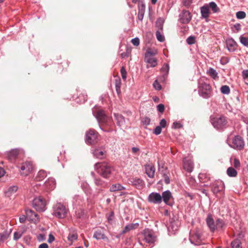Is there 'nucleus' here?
<instances>
[{
	"instance_id": "f257e3e1",
	"label": "nucleus",
	"mask_w": 248,
	"mask_h": 248,
	"mask_svg": "<svg viewBox=\"0 0 248 248\" xmlns=\"http://www.w3.org/2000/svg\"><path fill=\"white\" fill-rule=\"evenodd\" d=\"M94 168L97 173L105 178H109L113 170L108 164L106 162L96 163Z\"/></svg>"
},
{
	"instance_id": "f03ea898",
	"label": "nucleus",
	"mask_w": 248,
	"mask_h": 248,
	"mask_svg": "<svg viewBox=\"0 0 248 248\" xmlns=\"http://www.w3.org/2000/svg\"><path fill=\"white\" fill-rule=\"evenodd\" d=\"M206 221L210 231L212 232H214L216 230H221L225 225L224 222L222 219L217 218L215 222L211 215H208Z\"/></svg>"
},
{
	"instance_id": "7ed1b4c3",
	"label": "nucleus",
	"mask_w": 248,
	"mask_h": 248,
	"mask_svg": "<svg viewBox=\"0 0 248 248\" xmlns=\"http://www.w3.org/2000/svg\"><path fill=\"white\" fill-rule=\"evenodd\" d=\"M142 240L150 245H153L156 241L157 235L155 232L151 229L146 228L141 232Z\"/></svg>"
},
{
	"instance_id": "20e7f679",
	"label": "nucleus",
	"mask_w": 248,
	"mask_h": 248,
	"mask_svg": "<svg viewBox=\"0 0 248 248\" xmlns=\"http://www.w3.org/2000/svg\"><path fill=\"white\" fill-rule=\"evenodd\" d=\"M53 215L59 218H64L66 217L68 209L62 203H57L53 206Z\"/></svg>"
},
{
	"instance_id": "39448f33",
	"label": "nucleus",
	"mask_w": 248,
	"mask_h": 248,
	"mask_svg": "<svg viewBox=\"0 0 248 248\" xmlns=\"http://www.w3.org/2000/svg\"><path fill=\"white\" fill-rule=\"evenodd\" d=\"M99 140V134L94 129H90L86 133L85 142L87 144L96 143Z\"/></svg>"
},
{
	"instance_id": "423d86ee",
	"label": "nucleus",
	"mask_w": 248,
	"mask_h": 248,
	"mask_svg": "<svg viewBox=\"0 0 248 248\" xmlns=\"http://www.w3.org/2000/svg\"><path fill=\"white\" fill-rule=\"evenodd\" d=\"M211 122L213 126L217 129L220 130L225 127L227 122L224 116L215 117L211 119Z\"/></svg>"
},
{
	"instance_id": "0eeeda50",
	"label": "nucleus",
	"mask_w": 248,
	"mask_h": 248,
	"mask_svg": "<svg viewBox=\"0 0 248 248\" xmlns=\"http://www.w3.org/2000/svg\"><path fill=\"white\" fill-rule=\"evenodd\" d=\"M210 86L209 84L205 82H200L199 83V94L205 98H207L210 95Z\"/></svg>"
},
{
	"instance_id": "6e6552de",
	"label": "nucleus",
	"mask_w": 248,
	"mask_h": 248,
	"mask_svg": "<svg viewBox=\"0 0 248 248\" xmlns=\"http://www.w3.org/2000/svg\"><path fill=\"white\" fill-rule=\"evenodd\" d=\"M32 206L37 211L44 212L46 210V201L41 197L35 198L32 201Z\"/></svg>"
},
{
	"instance_id": "1a4fd4ad",
	"label": "nucleus",
	"mask_w": 248,
	"mask_h": 248,
	"mask_svg": "<svg viewBox=\"0 0 248 248\" xmlns=\"http://www.w3.org/2000/svg\"><path fill=\"white\" fill-rule=\"evenodd\" d=\"M95 118L99 124L102 123L109 126L111 124V118L107 116L102 110H99L97 111Z\"/></svg>"
},
{
	"instance_id": "9d476101",
	"label": "nucleus",
	"mask_w": 248,
	"mask_h": 248,
	"mask_svg": "<svg viewBox=\"0 0 248 248\" xmlns=\"http://www.w3.org/2000/svg\"><path fill=\"white\" fill-rule=\"evenodd\" d=\"M128 184L139 190L142 189L145 186L144 181L138 177H131L128 179Z\"/></svg>"
},
{
	"instance_id": "9b49d317",
	"label": "nucleus",
	"mask_w": 248,
	"mask_h": 248,
	"mask_svg": "<svg viewBox=\"0 0 248 248\" xmlns=\"http://www.w3.org/2000/svg\"><path fill=\"white\" fill-rule=\"evenodd\" d=\"M244 142L243 139L239 136H235L232 140V144H229V145L236 150H242L244 147Z\"/></svg>"
},
{
	"instance_id": "f8f14e48",
	"label": "nucleus",
	"mask_w": 248,
	"mask_h": 248,
	"mask_svg": "<svg viewBox=\"0 0 248 248\" xmlns=\"http://www.w3.org/2000/svg\"><path fill=\"white\" fill-rule=\"evenodd\" d=\"M189 240L191 243L194 245H200L202 243V235L199 231H196L194 232H190Z\"/></svg>"
},
{
	"instance_id": "ddd939ff",
	"label": "nucleus",
	"mask_w": 248,
	"mask_h": 248,
	"mask_svg": "<svg viewBox=\"0 0 248 248\" xmlns=\"http://www.w3.org/2000/svg\"><path fill=\"white\" fill-rule=\"evenodd\" d=\"M162 201H163L164 202L169 206H172L173 204V197L171 192L169 190H166L164 191L161 195Z\"/></svg>"
},
{
	"instance_id": "4468645a",
	"label": "nucleus",
	"mask_w": 248,
	"mask_h": 248,
	"mask_svg": "<svg viewBox=\"0 0 248 248\" xmlns=\"http://www.w3.org/2000/svg\"><path fill=\"white\" fill-rule=\"evenodd\" d=\"M155 53L151 51H148L145 55V61L150 64L151 67H154L157 64V59L154 57Z\"/></svg>"
},
{
	"instance_id": "2eb2a0df",
	"label": "nucleus",
	"mask_w": 248,
	"mask_h": 248,
	"mask_svg": "<svg viewBox=\"0 0 248 248\" xmlns=\"http://www.w3.org/2000/svg\"><path fill=\"white\" fill-rule=\"evenodd\" d=\"M33 169L32 164L31 162L26 161L22 164L20 167L21 174L24 176H26L31 172Z\"/></svg>"
},
{
	"instance_id": "dca6fc26",
	"label": "nucleus",
	"mask_w": 248,
	"mask_h": 248,
	"mask_svg": "<svg viewBox=\"0 0 248 248\" xmlns=\"http://www.w3.org/2000/svg\"><path fill=\"white\" fill-rule=\"evenodd\" d=\"M191 19V14L187 10H183L182 13L179 16V21L183 24H187L189 23Z\"/></svg>"
},
{
	"instance_id": "f3484780",
	"label": "nucleus",
	"mask_w": 248,
	"mask_h": 248,
	"mask_svg": "<svg viewBox=\"0 0 248 248\" xmlns=\"http://www.w3.org/2000/svg\"><path fill=\"white\" fill-rule=\"evenodd\" d=\"M161 195L157 192H152L149 194L148 201L149 202L154 204H160L162 202Z\"/></svg>"
},
{
	"instance_id": "a211bd4d",
	"label": "nucleus",
	"mask_w": 248,
	"mask_h": 248,
	"mask_svg": "<svg viewBox=\"0 0 248 248\" xmlns=\"http://www.w3.org/2000/svg\"><path fill=\"white\" fill-rule=\"evenodd\" d=\"M169 70V65L166 63H164L160 69V71L162 74V75L158 77V80L161 82H165L168 78Z\"/></svg>"
},
{
	"instance_id": "6ab92c4d",
	"label": "nucleus",
	"mask_w": 248,
	"mask_h": 248,
	"mask_svg": "<svg viewBox=\"0 0 248 248\" xmlns=\"http://www.w3.org/2000/svg\"><path fill=\"white\" fill-rule=\"evenodd\" d=\"M224 188V184L222 181L218 180L215 182L212 186V191L216 194L219 192L223 190Z\"/></svg>"
},
{
	"instance_id": "aec40b11",
	"label": "nucleus",
	"mask_w": 248,
	"mask_h": 248,
	"mask_svg": "<svg viewBox=\"0 0 248 248\" xmlns=\"http://www.w3.org/2000/svg\"><path fill=\"white\" fill-rule=\"evenodd\" d=\"M159 171L162 174L165 183L167 185L169 184L170 182V174L168 169L166 168H164L163 167L160 168L159 165Z\"/></svg>"
},
{
	"instance_id": "412c9836",
	"label": "nucleus",
	"mask_w": 248,
	"mask_h": 248,
	"mask_svg": "<svg viewBox=\"0 0 248 248\" xmlns=\"http://www.w3.org/2000/svg\"><path fill=\"white\" fill-rule=\"evenodd\" d=\"M226 43L227 48L230 52H233L236 50L237 43L232 38H227Z\"/></svg>"
},
{
	"instance_id": "4be33fe9",
	"label": "nucleus",
	"mask_w": 248,
	"mask_h": 248,
	"mask_svg": "<svg viewBox=\"0 0 248 248\" xmlns=\"http://www.w3.org/2000/svg\"><path fill=\"white\" fill-rule=\"evenodd\" d=\"M19 154V150L17 149H12L11 151L7 152L6 153L7 158L13 162L15 160Z\"/></svg>"
},
{
	"instance_id": "5701e85b",
	"label": "nucleus",
	"mask_w": 248,
	"mask_h": 248,
	"mask_svg": "<svg viewBox=\"0 0 248 248\" xmlns=\"http://www.w3.org/2000/svg\"><path fill=\"white\" fill-rule=\"evenodd\" d=\"M93 156L96 158L102 159L105 156V151L102 148H95L93 150Z\"/></svg>"
},
{
	"instance_id": "b1692460",
	"label": "nucleus",
	"mask_w": 248,
	"mask_h": 248,
	"mask_svg": "<svg viewBox=\"0 0 248 248\" xmlns=\"http://www.w3.org/2000/svg\"><path fill=\"white\" fill-rule=\"evenodd\" d=\"M183 162L184 169L188 172H192L194 167L193 161L190 159L184 158Z\"/></svg>"
},
{
	"instance_id": "393cba45",
	"label": "nucleus",
	"mask_w": 248,
	"mask_h": 248,
	"mask_svg": "<svg viewBox=\"0 0 248 248\" xmlns=\"http://www.w3.org/2000/svg\"><path fill=\"white\" fill-rule=\"evenodd\" d=\"M56 186V182L54 178H49L45 182L44 186L47 191H50L54 189Z\"/></svg>"
},
{
	"instance_id": "a878e982",
	"label": "nucleus",
	"mask_w": 248,
	"mask_h": 248,
	"mask_svg": "<svg viewBox=\"0 0 248 248\" xmlns=\"http://www.w3.org/2000/svg\"><path fill=\"white\" fill-rule=\"evenodd\" d=\"M200 10L201 13V17L202 18L205 19L206 21L207 22V18L209 16L210 14L208 6L207 4L204 5L203 6L201 7Z\"/></svg>"
},
{
	"instance_id": "bb28decb",
	"label": "nucleus",
	"mask_w": 248,
	"mask_h": 248,
	"mask_svg": "<svg viewBox=\"0 0 248 248\" xmlns=\"http://www.w3.org/2000/svg\"><path fill=\"white\" fill-rule=\"evenodd\" d=\"M93 237L97 240H104L107 238L103 229L96 230L94 232Z\"/></svg>"
},
{
	"instance_id": "cd10ccee",
	"label": "nucleus",
	"mask_w": 248,
	"mask_h": 248,
	"mask_svg": "<svg viewBox=\"0 0 248 248\" xmlns=\"http://www.w3.org/2000/svg\"><path fill=\"white\" fill-rule=\"evenodd\" d=\"M25 212L26 216L28 217H29L31 220H35L38 221L39 217L38 215L35 213L33 211L30 209H27L25 210Z\"/></svg>"
},
{
	"instance_id": "c85d7f7f",
	"label": "nucleus",
	"mask_w": 248,
	"mask_h": 248,
	"mask_svg": "<svg viewBox=\"0 0 248 248\" xmlns=\"http://www.w3.org/2000/svg\"><path fill=\"white\" fill-rule=\"evenodd\" d=\"M18 187L17 186H9L5 191V194L8 197H11L15 194L17 190Z\"/></svg>"
},
{
	"instance_id": "c756f323",
	"label": "nucleus",
	"mask_w": 248,
	"mask_h": 248,
	"mask_svg": "<svg viewBox=\"0 0 248 248\" xmlns=\"http://www.w3.org/2000/svg\"><path fill=\"white\" fill-rule=\"evenodd\" d=\"M139 224L138 223H131L126 225L124 229L122 231V233H125L131 230H134L138 228Z\"/></svg>"
},
{
	"instance_id": "7c9ffc66",
	"label": "nucleus",
	"mask_w": 248,
	"mask_h": 248,
	"mask_svg": "<svg viewBox=\"0 0 248 248\" xmlns=\"http://www.w3.org/2000/svg\"><path fill=\"white\" fill-rule=\"evenodd\" d=\"M115 118L116 120L117 124L120 126H123L125 124V119L124 117L120 114H115Z\"/></svg>"
},
{
	"instance_id": "2f4dec72",
	"label": "nucleus",
	"mask_w": 248,
	"mask_h": 248,
	"mask_svg": "<svg viewBox=\"0 0 248 248\" xmlns=\"http://www.w3.org/2000/svg\"><path fill=\"white\" fill-rule=\"evenodd\" d=\"M146 173L150 178H153L155 172V168L153 165H147L145 167Z\"/></svg>"
},
{
	"instance_id": "473e14b6",
	"label": "nucleus",
	"mask_w": 248,
	"mask_h": 248,
	"mask_svg": "<svg viewBox=\"0 0 248 248\" xmlns=\"http://www.w3.org/2000/svg\"><path fill=\"white\" fill-rule=\"evenodd\" d=\"M94 182L95 185L101 188H105L107 186L108 183L103 181L102 179L99 177H94Z\"/></svg>"
},
{
	"instance_id": "72a5a7b5",
	"label": "nucleus",
	"mask_w": 248,
	"mask_h": 248,
	"mask_svg": "<svg viewBox=\"0 0 248 248\" xmlns=\"http://www.w3.org/2000/svg\"><path fill=\"white\" fill-rule=\"evenodd\" d=\"M125 189V187L121 185L119 183L113 184L110 187L109 190L111 192H114L116 191H120L122 190Z\"/></svg>"
},
{
	"instance_id": "f704fd0d",
	"label": "nucleus",
	"mask_w": 248,
	"mask_h": 248,
	"mask_svg": "<svg viewBox=\"0 0 248 248\" xmlns=\"http://www.w3.org/2000/svg\"><path fill=\"white\" fill-rule=\"evenodd\" d=\"M78 234L76 232L70 231L67 237V239L71 243V244H72L74 241L78 239Z\"/></svg>"
},
{
	"instance_id": "c9c22d12",
	"label": "nucleus",
	"mask_w": 248,
	"mask_h": 248,
	"mask_svg": "<svg viewBox=\"0 0 248 248\" xmlns=\"http://www.w3.org/2000/svg\"><path fill=\"white\" fill-rule=\"evenodd\" d=\"M207 5L208 6V8H210L214 13H216L219 11V8L214 1L210 2Z\"/></svg>"
},
{
	"instance_id": "e433bc0d",
	"label": "nucleus",
	"mask_w": 248,
	"mask_h": 248,
	"mask_svg": "<svg viewBox=\"0 0 248 248\" xmlns=\"http://www.w3.org/2000/svg\"><path fill=\"white\" fill-rule=\"evenodd\" d=\"M227 174L230 177H234L237 176V172L234 168L229 167L227 169Z\"/></svg>"
},
{
	"instance_id": "4c0bfd02",
	"label": "nucleus",
	"mask_w": 248,
	"mask_h": 248,
	"mask_svg": "<svg viewBox=\"0 0 248 248\" xmlns=\"http://www.w3.org/2000/svg\"><path fill=\"white\" fill-rule=\"evenodd\" d=\"M46 176V172L43 170H40L35 177L36 181H40L43 180Z\"/></svg>"
},
{
	"instance_id": "58836bf2",
	"label": "nucleus",
	"mask_w": 248,
	"mask_h": 248,
	"mask_svg": "<svg viewBox=\"0 0 248 248\" xmlns=\"http://www.w3.org/2000/svg\"><path fill=\"white\" fill-rule=\"evenodd\" d=\"M207 73L213 79H216L218 77L217 73V72L216 70L213 68L210 67L208 70Z\"/></svg>"
},
{
	"instance_id": "ea45409f",
	"label": "nucleus",
	"mask_w": 248,
	"mask_h": 248,
	"mask_svg": "<svg viewBox=\"0 0 248 248\" xmlns=\"http://www.w3.org/2000/svg\"><path fill=\"white\" fill-rule=\"evenodd\" d=\"M115 85L116 91L118 94H119L121 93V80L120 78H118L115 80Z\"/></svg>"
},
{
	"instance_id": "a19ab883",
	"label": "nucleus",
	"mask_w": 248,
	"mask_h": 248,
	"mask_svg": "<svg viewBox=\"0 0 248 248\" xmlns=\"http://www.w3.org/2000/svg\"><path fill=\"white\" fill-rule=\"evenodd\" d=\"M232 248H242L241 242L238 239L234 240L231 243Z\"/></svg>"
},
{
	"instance_id": "79ce46f5",
	"label": "nucleus",
	"mask_w": 248,
	"mask_h": 248,
	"mask_svg": "<svg viewBox=\"0 0 248 248\" xmlns=\"http://www.w3.org/2000/svg\"><path fill=\"white\" fill-rule=\"evenodd\" d=\"M81 186L86 194L91 193V188L89 186V185L87 183H83L81 184Z\"/></svg>"
},
{
	"instance_id": "37998d69",
	"label": "nucleus",
	"mask_w": 248,
	"mask_h": 248,
	"mask_svg": "<svg viewBox=\"0 0 248 248\" xmlns=\"http://www.w3.org/2000/svg\"><path fill=\"white\" fill-rule=\"evenodd\" d=\"M220 91L222 93L224 94H228L230 92V89L228 86L223 85L220 88Z\"/></svg>"
},
{
	"instance_id": "c03bdc74",
	"label": "nucleus",
	"mask_w": 248,
	"mask_h": 248,
	"mask_svg": "<svg viewBox=\"0 0 248 248\" xmlns=\"http://www.w3.org/2000/svg\"><path fill=\"white\" fill-rule=\"evenodd\" d=\"M240 41L243 45L248 47V38L241 36L240 37Z\"/></svg>"
},
{
	"instance_id": "a18cd8bd",
	"label": "nucleus",
	"mask_w": 248,
	"mask_h": 248,
	"mask_svg": "<svg viewBox=\"0 0 248 248\" xmlns=\"http://www.w3.org/2000/svg\"><path fill=\"white\" fill-rule=\"evenodd\" d=\"M23 233V232L22 231H17L15 232L14 234V239L17 240L20 239Z\"/></svg>"
},
{
	"instance_id": "49530a36",
	"label": "nucleus",
	"mask_w": 248,
	"mask_h": 248,
	"mask_svg": "<svg viewBox=\"0 0 248 248\" xmlns=\"http://www.w3.org/2000/svg\"><path fill=\"white\" fill-rule=\"evenodd\" d=\"M236 16L238 19H243L246 17V14L243 11H238L236 13Z\"/></svg>"
},
{
	"instance_id": "de8ad7c7",
	"label": "nucleus",
	"mask_w": 248,
	"mask_h": 248,
	"mask_svg": "<svg viewBox=\"0 0 248 248\" xmlns=\"http://www.w3.org/2000/svg\"><path fill=\"white\" fill-rule=\"evenodd\" d=\"M153 87L154 88L158 91H159L161 89L162 87L161 85L160 84V83L158 81V79H156L154 82L153 83Z\"/></svg>"
},
{
	"instance_id": "09e8293b",
	"label": "nucleus",
	"mask_w": 248,
	"mask_h": 248,
	"mask_svg": "<svg viewBox=\"0 0 248 248\" xmlns=\"http://www.w3.org/2000/svg\"><path fill=\"white\" fill-rule=\"evenodd\" d=\"M186 43L188 45H192L195 43V38L193 36H190L186 39Z\"/></svg>"
},
{
	"instance_id": "8fccbe9b",
	"label": "nucleus",
	"mask_w": 248,
	"mask_h": 248,
	"mask_svg": "<svg viewBox=\"0 0 248 248\" xmlns=\"http://www.w3.org/2000/svg\"><path fill=\"white\" fill-rule=\"evenodd\" d=\"M8 235L7 233H0V245L8 238Z\"/></svg>"
},
{
	"instance_id": "3c124183",
	"label": "nucleus",
	"mask_w": 248,
	"mask_h": 248,
	"mask_svg": "<svg viewBox=\"0 0 248 248\" xmlns=\"http://www.w3.org/2000/svg\"><path fill=\"white\" fill-rule=\"evenodd\" d=\"M121 74L123 79L124 80H126L127 72L124 67H122L121 69Z\"/></svg>"
},
{
	"instance_id": "603ef678",
	"label": "nucleus",
	"mask_w": 248,
	"mask_h": 248,
	"mask_svg": "<svg viewBox=\"0 0 248 248\" xmlns=\"http://www.w3.org/2000/svg\"><path fill=\"white\" fill-rule=\"evenodd\" d=\"M156 38L160 42H162L164 40V37L160 33L159 31L156 32Z\"/></svg>"
},
{
	"instance_id": "864d4df0",
	"label": "nucleus",
	"mask_w": 248,
	"mask_h": 248,
	"mask_svg": "<svg viewBox=\"0 0 248 248\" xmlns=\"http://www.w3.org/2000/svg\"><path fill=\"white\" fill-rule=\"evenodd\" d=\"M114 212H111L107 217L108 222L110 224H112L113 222Z\"/></svg>"
},
{
	"instance_id": "5fc2aeb1",
	"label": "nucleus",
	"mask_w": 248,
	"mask_h": 248,
	"mask_svg": "<svg viewBox=\"0 0 248 248\" xmlns=\"http://www.w3.org/2000/svg\"><path fill=\"white\" fill-rule=\"evenodd\" d=\"M161 131L162 127L161 126H157L155 128L153 133L156 135H158L161 133Z\"/></svg>"
},
{
	"instance_id": "6e6d98bb",
	"label": "nucleus",
	"mask_w": 248,
	"mask_h": 248,
	"mask_svg": "<svg viewBox=\"0 0 248 248\" xmlns=\"http://www.w3.org/2000/svg\"><path fill=\"white\" fill-rule=\"evenodd\" d=\"M84 215V211L82 210H78V212H76V215L77 218H82L83 217Z\"/></svg>"
},
{
	"instance_id": "4d7b16f0",
	"label": "nucleus",
	"mask_w": 248,
	"mask_h": 248,
	"mask_svg": "<svg viewBox=\"0 0 248 248\" xmlns=\"http://www.w3.org/2000/svg\"><path fill=\"white\" fill-rule=\"evenodd\" d=\"M131 43L135 46H138L140 44V39L138 37L133 38L131 40Z\"/></svg>"
},
{
	"instance_id": "13d9d810",
	"label": "nucleus",
	"mask_w": 248,
	"mask_h": 248,
	"mask_svg": "<svg viewBox=\"0 0 248 248\" xmlns=\"http://www.w3.org/2000/svg\"><path fill=\"white\" fill-rule=\"evenodd\" d=\"M233 166L235 169H238L240 167V162L239 160L237 158L234 159Z\"/></svg>"
},
{
	"instance_id": "bf43d9fd",
	"label": "nucleus",
	"mask_w": 248,
	"mask_h": 248,
	"mask_svg": "<svg viewBox=\"0 0 248 248\" xmlns=\"http://www.w3.org/2000/svg\"><path fill=\"white\" fill-rule=\"evenodd\" d=\"M172 127V128H175V129H178V128H181L182 127V125L179 122H175L173 123Z\"/></svg>"
},
{
	"instance_id": "052dcab7",
	"label": "nucleus",
	"mask_w": 248,
	"mask_h": 248,
	"mask_svg": "<svg viewBox=\"0 0 248 248\" xmlns=\"http://www.w3.org/2000/svg\"><path fill=\"white\" fill-rule=\"evenodd\" d=\"M142 122L143 125L147 126L150 123V119L148 117H145L142 119Z\"/></svg>"
},
{
	"instance_id": "680f3d73",
	"label": "nucleus",
	"mask_w": 248,
	"mask_h": 248,
	"mask_svg": "<svg viewBox=\"0 0 248 248\" xmlns=\"http://www.w3.org/2000/svg\"><path fill=\"white\" fill-rule=\"evenodd\" d=\"M242 76L243 79H246L248 78V69L244 70L242 72Z\"/></svg>"
},
{
	"instance_id": "e2e57ef3",
	"label": "nucleus",
	"mask_w": 248,
	"mask_h": 248,
	"mask_svg": "<svg viewBox=\"0 0 248 248\" xmlns=\"http://www.w3.org/2000/svg\"><path fill=\"white\" fill-rule=\"evenodd\" d=\"M157 110L159 112L162 113L164 111V106L162 104H160L157 105Z\"/></svg>"
},
{
	"instance_id": "0e129e2a",
	"label": "nucleus",
	"mask_w": 248,
	"mask_h": 248,
	"mask_svg": "<svg viewBox=\"0 0 248 248\" xmlns=\"http://www.w3.org/2000/svg\"><path fill=\"white\" fill-rule=\"evenodd\" d=\"M46 239V236H45V235L44 234H39L38 236H37V240L39 241V242H41V241H43L44 240H45Z\"/></svg>"
},
{
	"instance_id": "69168bd1",
	"label": "nucleus",
	"mask_w": 248,
	"mask_h": 248,
	"mask_svg": "<svg viewBox=\"0 0 248 248\" xmlns=\"http://www.w3.org/2000/svg\"><path fill=\"white\" fill-rule=\"evenodd\" d=\"M144 16V12L142 11V9L140 10L138 14V19L139 20L141 21L143 19Z\"/></svg>"
},
{
	"instance_id": "338daca9",
	"label": "nucleus",
	"mask_w": 248,
	"mask_h": 248,
	"mask_svg": "<svg viewBox=\"0 0 248 248\" xmlns=\"http://www.w3.org/2000/svg\"><path fill=\"white\" fill-rule=\"evenodd\" d=\"M233 27L236 30V32H239L241 30V25L240 23H236Z\"/></svg>"
},
{
	"instance_id": "774afa93",
	"label": "nucleus",
	"mask_w": 248,
	"mask_h": 248,
	"mask_svg": "<svg viewBox=\"0 0 248 248\" xmlns=\"http://www.w3.org/2000/svg\"><path fill=\"white\" fill-rule=\"evenodd\" d=\"M160 125L159 126H161L162 128H164L166 126L167 124V122L165 119H162L160 122Z\"/></svg>"
}]
</instances>
